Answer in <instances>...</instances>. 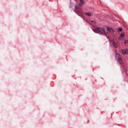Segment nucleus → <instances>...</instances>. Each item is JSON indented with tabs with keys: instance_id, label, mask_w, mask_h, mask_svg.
Here are the masks:
<instances>
[{
	"instance_id": "1a4fd4ad",
	"label": "nucleus",
	"mask_w": 128,
	"mask_h": 128,
	"mask_svg": "<svg viewBox=\"0 0 128 128\" xmlns=\"http://www.w3.org/2000/svg\"><path fill=\"white\" fill-rule=\"evenodd\" d=\"M118 32H122V28H120Z\"/></svg>"
},
{
	"instance_id": "6e6552de",
	"label": "nucleus",
	"mask_w": 128,
	"mask_h": 128,
	"mask_svg": "<svg viewBox=\"0 0 128 128\" xmlns=\"http://www.w3.org/2000/svg\"><path fill=\"white\" fill-rule=\"evenodd\" d=\"M124 36V33H122L120 34V37L118 38V40H120V38H122Z\"/></svg>"
},
{
	"instance_id": "20e7f679",
	"label": "nucleus",
	"mask_w": 128,
	"mask_h": 128,
	"mask_svg": "<svg viewBox=\"0 0 128 128\" xmlns=\"http://www.w3.org/2000/svg\"><path fill=\"white\" fill-rule=\"evenodd\" d=\"M112 44L114 46V47L116 48L118 46V40H114L112 42Z\"/></svg>"
},
{
	"instance_id": "7ed1b4c3",
	"label": "nucleus",
	"mask_w": 128,
	"mask_h": 128,
	"mask_svg": "<svg viewBox=\"0 0 128 128\" xmlns=\"http://www.w3.org/2000/svg\"><path fill=\"white\" fill-rule=\"evenodd\" d=\"M115 58H116V60L118 62H120V64H122V60L120 55V54L118 53H116L115 54Z\"/></svg>"
},
{
	"instance_id": "f257e3e1",
	"label": "nucleus",
	"mask_w": 128,
	"mask_h": 128,
	"mask_svg": "<svg viewBox=\"0 0 128 128\" xmlns=\"http://www.w3.org/2000/svg\"><path fill=\"white\" fill-rule=\"evenodd\" d=\"M84 4V0H80V4L76 6L74 10V12L81 18L84 16V12H82V6Z\"/></svg>"
},
{
	"instance_id": "0eeeda50",
	"label": "nucleus",
	"mask_w": 128,
	"mask_h": 128,
	"mask_svg": "<svg viewBox=\"0 0 128 128\" xmlns=\"http://www.w3.org/2000/svg\"><path fill=\"white\" fill-rule=\"evenodd\" d=\"M122 52L123 54H128V49L122 50Z\"/></svg>"
},
{
	"instance_id": "9d476101",
	"label": "nucleus",
	"mask_w": 128,
	"mask_h": 128,
	"mask_svg": "<svg viewBox=\"0 0 128 128\" xmlns=\"http://www.w3.org/2000/svg\"><path fill=\"white\" fill-rule=\"evenodd\" d=\"M128 40H125L124 44H128Z\"/></svg>"
},
{
	"instance_id": "9b49d317",
	"label": "nucleus",
	"mask_w": 128,
	"mask_h": 128,
	"mask_svg": "<svg viewBox=\"0 0 128 128\" xmlns=\"http://www.w3.org/2000/svg\"><path fill=\"white\" fill-rule=\"evenodd\" d=\"M92 24H96V21H94V20H92Z\"/></svg>"
},
{
	"instance_id": "f03ea898",
	"label": "nucleus",
	"mask_w": 128,
	"mask_h": 128,
	"mask_svg": "<svg viewBox=\"0 0 128 128\" xmlns=\"http://www.w3.org/2000/svg\"><path fill=\"white\" fill-rule=\"evenodd\" d=\"M93 32H96V34H104V36H106V38L108 36V32H106L104 29L103 28H96L94 30H93Z\"/></svg>"
},
{
	"instance_id": "423d86ee",
	"label": "nucleus",
	"mask_w": 128,
	"mask_h": 128,
	"mask_svg": "<svg viewBox=\"0 0 128 128\" xmlns=\"http://www.w3.org/2000/svg\"><path fill=\"white\" fill-rule=\"evenodd\" d=\"M86 16H92V12H86L84 13Z\"/></svg>"
},
{
	"instance_id": "39448f33",
	"label": "nucleus",
	"mask_w": 128,
	"mask_h": 128,
	"mask_svg": "<svg viewBox=\"0 0 128 128\" xmlns=\"http://www.w3.org/2000/svg\"><path fill=\"white\" fill-rule=\"evenodd\" d=\"M107 30L109 32H111V34H114V30L110 27H107L106 28Z\"/></svg>"
}]
</instances>
